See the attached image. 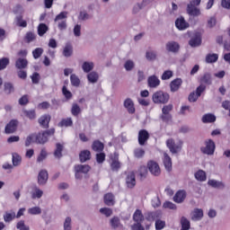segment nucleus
<instances>
[{
	"label": "nucleus",
	"mask_w": 230,
	"mask_h": 230,
	"mask_svg": "<svg viewBox=\"0 0 230 230\" xmlns=\"http://www.w3.org/2000/svg\"><path fill=\"white\" fill-rule=\"evenodd\" d=\"M49 136H55V128L35 134V143L38 145H46Z\"/></svg>",
	"instance_id": "1"
},
{
	"label": "nucleus",
	"mask_w": 230,
	"mask_h": 230,
	"mask_svg": "<svg viewBox=\"0 0 230 230\" xmlns=\"http://www.w3.org/2000/svg\"><path fill=\"white\" fill-rule=\"evenodd\" d=\"M152 100L154 103L164 105L167 102H170V94L163 91H157L153 93Z\"/></svg>",
	"instance_id": "2"
},
{
	"label": "nucleus",
	"mask_w": 230,
	"mask_h": 230,
	"mask_svg": "<svg viewBox=\"0 0 230 230\" xmlns=\"http://www.w3.org/2000/svg\"><path fill=\"white\" fill-rule=\"evenodd\" d=\"M201 0H191L187 5V13L190 17H199L200 15V9L197 8L200 4Z\"/></svg>",
	"instance_id": "3"
},
{
	"label": "nucleus",
	"mask_w": 230,
	"mask_h": 230,
	"mask_svg": "<svg viewBox=\"0 0 230 230\" xmlns=\"http://www.w3.org/2000/svg\"><path fill=\"white\" fill-rule=\"evenodd\" d=\"M166 146L172 154H179V152L182 150V142L179 141L178 143H175L173 138H169L166 140Z\"/></svg>",
	"instance_id": "4"
},
{
	"label": "nucleus",
	"mask_w": 230,
	"mask_h": 230,
	"mask_svg": "<svg viewBox=\"0 0 230 230\" xmlns=\"http://www.w3.org/2000/svg\"><path fill=\"white\" fill-rule=\"evenodd\" d=\"M216 148L217 146L215 145L213 139H208L205 141V146L200 147V152L206 155H213Z\"/></svg>",
	"instance_id": "5"
},
{
	"label": "nucleus",
	"mask_w": 230,
	"mask_h": 230,
	"mask_svg": "<svg viewBox=\"0 0 230 230\" xmlns=\"http://www.w3.org/2000/svg\"><path fill=\"white\" fill-rule=\"evenodd\" d=\"M147 169L151 175H155V177H159V175H161V167L159 166V164L154 160H149L147 162Z\"/></svg>",
	"instance_id": "6"
},
{
	"label": "nucleus",
	"mask_w": 230,
	"mask_h": 230,
	"mask_svg": "<svg viewBox=\"0 0 230 230\" xmlns=\"http://www.w3.org/2000/svg\"><path fill=\"white\" fill-rule=\"evenodd\" d=\"M111 159V169L112 172H119L121 168V163L119 162V155L118 153H114L113 155L110 157Z\"/></svg>",
	"instance_id": "7"
},
{
	"label": "nucleus",
	"mask_w": 230,
	"mask_h": 230,
	"mask_svg": "<svg viewBox=\"0 0 230 230\" xmlns=\"http://www.w3.org/2000/svg\"><path fill=\"white\" fill-rule=\"evenodd\" d=\"M17 127H19V121L17 119H12L6 124L4 132L5 134H13L17 132Z\"/></svg>",
	"instance_id": "8"
},
{
	"label": "nucleus",
	"mask_w": 230,
	"mask_h": 230,
	"mask_svg": "<svg viewBox=\"0 0 230 230\" xmlns=\"http://www.w3.org/2000/svg\"><path fill=\"white\" fill-rule=\"evenodd\" d=\"M150 139V134L146 129H140L138 132V144L143 146L146 144V141Z\"/></svg>",
	"instance_id": "9"
},
{
	"label": "nucleus",
	"mask_w": 230,
	"mask_h": 230,
	"mask_svg": "<svg viewBox=\"0 0 230 230\" xmlns=\"http://www.w3.org/2000/svg\"><path fill=\"white\" fill-rule=\"evenodd\" d=\"M49 121H51V115L49 114H44L38 119L41 128H49Z\"/></svg>",
	"instance_id": "10"
},
{
	"label": "nucleus",
	"mask_w": 230,
	"mask_h": 230,
	"mask_svg": "<svg viewBox=\"0 0 230 230\" xmlns=\"http://www.w3.org/2000/svg\"><path fill=\"white\" fill-rule=\"evenodd\" d=\"M161 217H163L161 211L147 212L146 215V220H147V222H156L161 218Z\"/></svg>",
	"instance_id": "11"
},
{
	"label": "nucleus",
	"mask_w": 230,
	"mask_h": 230,
	"mask_svg": "<svg viewBox=\"0 0 230 230\" xmlns=\"http://www.w3.org/2000/svg\"><path fill=\"white\" fill-rule=\"evenodd\" d=\"M126 184L128 188H134L136 186V173L134 172H130L128 173L126 177Z\"/></svg>",
	"instance_id": "12"
},
{
	"label": "nucleus",
	"mask_w": 230,
	"mask_h": 230,
	"mask_svg": "<svg viewBox=\"0 0 230 230\" xmlns=\"http://www.w3.org/2000/svg\"><path fill=\"white\" fill-rule=\"evenodd\" d=\"M148 87L151 89H155L161 85V80L156 75H151L147 79Z\"/></svg>",
	"instance_id": "13"
},
{
	"label": "nucleus",
	"mask_w": 230,
	"mask_h": 230,
	"mask_svg": "<svg viewBox=\"0 0 230 230\" xmlns=\"http://www.w3.org/2000/svg\"><path fill=\"white\" fill-rule=\"evenodd\" d=\"M124 107L127 109L128 114L136 113V107L134 106V101L132 99L128 98L124 101Z\"/></svg>",
	"instance_id": "14"
},
{
	"label": "nucleus",
	"mask_w": 230,
	"mask_h": 230,
	"mask_svg": "<svg viewBox=\"0 0 230 230\" xmlns=\"http://www.w3.org/2000/svg\"><path fill=\"white\" fill-rule=\"evenodd\" d=\"M200 44H202V37L200 36V34H196L189 41V46L190 48H199Z\"/></svg>",
	"instance_id": "15"
},
{
	"label": "nucleus",
	"mask_w": 230,
	"mask_h": 230,
	"mask_svg": "<svg viewBox=\"0 0 230 230\" xmlns=\"http://www.w3.org/2000/svg\"><path fill=\"white\" fill-rule=\"evenodd\" d=\"M181 85H182V79L176 78V79L172 80L170 83L171 93H177V91H179V89H181Z\"/></svg>",
	"instance_id": "16"
},
{
	"label": "nucleus",
	"mask_w": 230,
	"mask_h": 230,
	"mask_svg": "<svg viewBox=\"0 0 230 230\" xmlns=\"http://www.w3.org/2000/svg\"><path fill=\"white\" fill-rule=\"evenodd\" d=\"M175 26L178 30H187V28H190V23L183 17H180L175 21Z\"/></svg>",
	"instance_id": "17"
},
{
	"label": "nucleus",
	"mask_w": 230,
	"mask_h": 230,
	"mask_svg": "<svg viewBox=\"0 0 230 230\" xmlns=\"http://www.w3.org/2000/svg\"><path fill=\"white\" fill-rule=\"evenodd\" d=\"M185 199H186V190H178L173 197V200L177 204H181V202H184Z\"/></svg>",
	"instance_id": "18"
},
{
	"label": "nucleus",
	"mask_w": 230,
	"mask_h": 230,
	"mask_svg": "<svg viewBox=\"0 0 230 230\" xmlns=\"http://www.w3.org/2000/svg\"><path fill=\"white\" fill-rule=\"evenodd\" d=\"M213 83V79L211 78V74L205 73L200 78H199V84L201 85H211Z\"/></svg>",
	"instance_id": "19"
},
{
	"label": "nucleus",
	"mask_w": 230,
	"mask_h": 230,
	"mask_svg": "<svg viewBox=\"0 0 230 230\" xmlns=\"http://www.w3.org/2000/svg\"><path fill=\"white\" fill-rule=\"evenodd\" d=\"M92 149L93 152H103L105 145L100 140H94L92 144Z\"/></svg>",
	"instance_id": "20"
},
{
	"label": "nucleus",
	"mask_w": 230,
	"mask_h": 230,
	"mask_svg": "<svg viewBox=\"0 0 230 230\" xmlns=\"http://www.w3.org/2000/svg\"><path fill=\"white\" fill-rule=\"evenodd\" d=\"M48 182V171L41 170L38 175V184L44 185Z\"/></svg>",
	"instance_id": "21"
},
{
	"label": "nucleus",
	"mask_w": 230,
	"mask_h": 230,
	"mask_svg": "<svg viewBox=\"0 0 230 230\" xmlns=\"http://www.w3.org/2000/svg\"><path fill=\"white\" fill-rule=\"evenodd\" d=\"M80 163H87L91 161V151L85 149L80 152L79 154Z\"/></svg>",
	"instance_id": "22"
},
{
	"label": "nucleus",
	"mask_w": 230,
	"mask_h": 230,
	"mask_svg": "<svg viewBox=\"0 0 230 230\" xmlns=\"http://www.w3.org/2000/svg\"><path fill=\"white\" fill-rule=\"evenodd\" d=\"M133 220L136 224L143 223L145 220V216L141 209H137L133 214Z\"/></svg>",
	"instance_id": "23"
},
{
	"label": "nucleus",
	"mask_w": 230,
	"mask_h": 230,
	"mask_svg": "<svg viewBox=\"0 0 230 230\" xmlns=\"http://www.w3.org/2000/svg\"><path fill=\"white\" fill-rule=\"evenodd\" d=\"M203 217H204V211L202 210V208H195L193 210L191 220L199 221V220H202Z\"/></svg>",
	"instance_id": "24"
},
{
	"label": "nucleus",
	"mask_w": 230,
	"mask_h": 230,
	"mask_svg": "<svg viewBox=\"0 0 230 230\" xmlns=\"http://www.w3.org/2000/svg\"><path fill=\"white\" fill-rule=\"evenodd\" d=\"M181 46H179V43L175 41H169L166 44V49L167 51H171V53H177L179 51Z\"/></svg>",
	"instance_id": "25"
},
{
	"label": "nucleus",
	"mask_w": 230,
	"mask_h": 230,
	"mask_svg": "<svg viewBox=\"0 0 230 230\" xmlns=\"http://www.w3.org/2000/svg\"><path fill=\"white\" fill-rule=\"evenodd\" d=\"M16 69H26L28 67V59L20 58L15 61Z\"/></svg>",
	"instance_id": "26"
},
{
	"label": "nucleus",
	"mask_w": 230,
	"mask_h": 230,
	"mask_svg": "<svg viewBox=\"0 0 230 230\" xmlns=\"http://www.w3.org/2000/svg\"><path fill=\"white\" fill-rule=\"evenodd\" d=\"M15 212L13 210H11V211H6L4 214V221L6 223V224H10V222H13V220H15Z\"/></svg>",
	"instance_id": "27"
},
{
	"label": "nucleus",
	"mask_w": 230,
	"mask_h": 230,
	"mask_svg": "<svg viewBox=\"0 0 230 230\" xmlns=\"http://www.w3.org/2000/svg\"><path fill=\"white\" fill-rule=\"evenodd\" d=\"M62 152H64V145L57 143L56 149L54 150V157L56 159H62Z\"/></svg>",
	"instance_id": "28"
},
{
	"label": "nucleus",
	"mask_w": 230,
	"mask_h": 230,
	"mask_svg": "<svg viewBox=\"0 0 230 230\" xmlns=\"http://www.w3.org/2000/svg\"><path fill=\"white\" fill-rule=\"evenodd\" d=\"M205 61L207 64H215V62L218 61V54L216 53H208L205 58Z\"/></svg>",
	"instance_id": "29"
},
{
	"label": "nucleus",
	"mask_w": 230,
	"mask_h": 230,
	"mask_svg": "<svg viewBox=\"0 0 230 230\" xmlns=\"http://www.w3.org/2000/svg\"><path fill=\"white\" fill-rule=\"evenodd\" d=\"M164 164L167 172H172V157L167 153L164 154Z\"/></svg>",
	"instance_id": "30"
},
{
	"label": "nucleus",
	"mask_w": 230,
	"mask_h": 230,
	"mask_svg": "<svg viewBox=\"0 0 230 230\" xmlns=\"http://www.w3.org/2000/svg\"><path fill=\"white\" fill-rule=\"evenodd\" d=\"M65 85L62 87V94L65 96L66 100L69 101L71 98H73V93L71 91L67 90V84H69L68 81H65Z\"/></svg>",
	"instance_id": "31"
},
{
	"label": "nucleus",
	"mask_w": 230,
	"mask_h": 230,
	"mask_svg": "<svg viewBox=\"0 0 230 230\" xmlns=\"http://www.w3.org/2000/svg\"><path fill=\"white\" fill-rule=\"evenodd\" d=\"M104 204L106 206H114L115 201H114V194L112 193H107L104 195Z\"/></svg>",
	"instance_id": "32"
},
{
	"label": "nucleus",
	"mask_w": 230,
	"mask_h": 230,
	"mask_svg": "<svg viewBox=\"0 0 230 230\" xmlns=\"http://www.w3.org/2000/svg\"><path fill=\"white\" fill-rule=\"evenodd\" d=\"M180 224L181 226V230H190L191 229V223H190V220L186 218V217H181Z\"/></svg>",
	"instance_id": "33"
},
{
	"label": "nucleus",
	"mask_w": 230,
	"mask_h": 230,
	"mask_svg": "<svg viewBox=\"0 0 230 230\" xmlns=\"http://www.w3.org/2000/svg\"><path fill=\"white\" fill-rule=\"evenodd\" d=\"M148 175V167L142 165L138 168V176L140 181H145V178Z\"/></svg>",
	"instance_id": "34"
},
{
	"label": "nucleus",
	"mask_w": 230,
	"mask_h": 230,
	"mask_svg": "<svg viewBox=\"0 0 230 230\" xmlns=\"http://www.w3.org/2000/svg\"><path fill=\"white\" fill-rule=\"evenodd\" d=\"M75 172H80V173H89V172H91V167L87 164H78L75 166Z\"/></svg>",
	"instance_id": "35"
},
{
	"label": "nucleus",
	"mask_w": 230,
	"mask_h": 230,
	"mask_svg": "<svg viewBox=\"0 0 230 230\" xmlns=\"http://www.w3.org/2000/svg\"><path fill=\"white\" fill-rule=\"evenodd\" d=\"M84 73H91L94 69V63L84 61L82 65Z\"/></svg>",
	"instance_id": "36"
},
{
	"label": "nucleus",
	"mask_w": 230,
	"mask_h": 230,
	"mask_svg": "<svg viewBox=\"0 0 230 230\" xmlns=\"http://www.w3.org/2000/svg\"><path fill=\"white\" fill-rule=\"evenodd\" d=\"M49 30V28L48 27V25H46V23H40L38 26V35L40 37H44Z\"/></svg>",
	"instance_id": "37"
},
{
	"label": "nucleus",
	"mask_w": 230,
	"mask_h": 230,
	"mask_svg": "<svg viewBox=\"0 0 230 230\" xmlns=\"http://www.w3.org/2000/svg\"><path fill=\"white\" fill-rule=\"evenodd\" d=\"M215 121H217V117L211 113L205 114L202 117L203 123H215Z\"/></svg>",
	"instance_id": "38"
},
{
	"label": "nucleus",
	"mask_w": 230,
	"mask_h": 230,
	"mask_svg": "<svg viewBox=\"0 0 230 230\" xmlns=\"http://www.w3.org/2000/svg\"><path fill=\"white\" fill-rule=\"evenodd\" d=\"M15 91V87H13V84L12 83H4V92L5 94H12Z\"/></svg>",
	"instance_id": "39"
},
{
	"label": "nucleus",
	"mask_w": 230,
	"mask_h": 230,
	"mask_svg": "<svg viewBox=\"0 0 230 230\" xmlns=\"http://www.w3.org/2000/svg\"><path fill=\"white\" fill-rule=\"evenodd\" d=\"M58 127H73V119H62L61 121L58 124Z\"/></svg>",
	"instance_id": "40"
},
{
	"label": "nucleus",
	"mask_w": 230,
	"mask_h": 230,
	"mask_svg": "<svg viewBox=\"0 0 230 230\" xmlns=\"http://www.w3.org/2000/svg\"><path fill=\"white\" fill-rule=\"evenodd\" d=\"M98 78H100V76L96 72H91L87 75V79L90 84H96V82H98Z\"/></svg>",
	"instance_id": "41"
},
{
	"label": "nucleus",
	"mask_w": 230,
	"mask_h": 230,
	"mask_svg": "<svg viewBox=\"0 0 230 230\" xmlns=\"http://www.w3.org/2000/svg\"><path fill=\"white\" fill-rule=\"evenodd\" d=\"M195 179H197V181H199L200 182H204V181H206L207 176H206V172L202 171V170H199L197 172H195Z\"/></svg>",
	"instance_id": "42"
},
{
	"label": "nucleus",
	"mask_w": 230,
	"mask_h": 230,
	"mask_svg": "<svg viewBox=\"0 0 230 230\" xmlns=\"http://www.w3.org/2000/svg\"><path fill=\"white\" fill-rule=\"evenodd\" d=\"M133 154L136 159H142V157H145V149L137 147L134 149Z\"/></svg>",
	"instance_id": "43"
},
{
	"label": "nucleus",
	"mask_w": 230,
	"mask_h": 230,
	"mask_svg": "<svg viewBox=\"0 0 230 230\" xmlns=\"http://www.w3.org/2000/svg\"><path fill=\"white\" fill-rule=\"evenodd\" d=\"M23 114L29 119H35V118H37V112L35 111V110H24Z\"/></svg>",
	"instance_id": "44"
},
{
	"label": "nucleus",
	"mask_w": 230,
	"mask_h": 230,
	"mask_svg": "<svg viewBox=\"0 0 230 230\" xmlns=\"http://www.w3.org/2000/svg\"><path fill=\"white\" fill-rule=\"evenodd\" d=\"M16 26L20 28H26V26H28L26 20H22V15L16 16Z\"/></svg>",
	"instance_id": "45"
},
{
	"label": "nucleus",
	"mask_w": 230,
	"mask_h": 230,
	"mask_svg": "<svg viewBox=\"0 0 230 230\" xmlns=\"http://www.w3.org/2000/svg\"><path fill=\"white\" fill-rule=\"evenodd\" d=\"M64 57L69 58L73 55V46L71 44H66L63 50Z\"/></svg>",
	"instance_id": "46"
},
{
	"label": "nucleus",
	"mask_w": 230,
	"mask_h": 230,
	"mask_svg": "<svg viewBox=\"0 0 230 230\" xmlns=\"http://www.w3.org/2000/svg\"><path fill=\"white\" fill-rule=\"evenodd\" d=\"M37 39V34L32 31H29L25 34L24 40L27 41L29 44L30 42H33Z\"/></svg>",
	"instance_id": "47"
},
{
	"label": "nucleus",
	"mask_w": 230,
	"mask_h": 230,
	"mask_svg": "<svg viewBox=\"0 0 230 230\" xmlns=\"http://www.w3.org/2000/svg\"><path fill=\"white\" fill-rule=\"evenodd\" d=\"M36 141V137H35V133H31L30 134L26 139H25V146L28 147L30 146L31 144L35 143Z\"/></svg>",
	"instance_id": "48"
},
{
	"label": "nucleus",
	"mask_w": 230,
	"mask_h": 230,
	"mask_svg": "<svg viewBox=\"0 0 230 230\" xmlns=\"http://www.w3.org/2000/svg\"><path fill=\"white\" fill-rule=\"evenodd\" d=\"M155 227L156 230H163L166 227V221L161 220V218H158V220L155 223Z\"/></svg>",
	"instance_id": "49"
},
{
	"label": "nucleus",
	"mask_w": 230,
	"mask_h": 230,
	"mask_svg": "<svg viewBox=\"0 0 230 230\" xmlns=\"http://www.w3.org/2000/svg\"><path fill=\"white\" fill-rule=\"evenodd\" d=\"M105 157H106V155L105 153H102V151L96 154L95 159L98 164H103V163H105Z\"/></svg>",
	"instance_id": "50"
},
{
	"label": "nucleus",
	"mask_w": 230,
	"mask_h": 230,
	"mask_svg": "<svg viewBox=\"0 0 230 230\" xmlns=\"http://www.w3.org/2000/svg\"><path fill=\"white\" fill-rule=\"evenodd\" d=\"M46 157H48V151H46L45 147H43L37 157V163H42Z\"/></svg>",
	"instance_id": "51"
},
{
	"label": "nucleus",
	"mask_w": 230,
	"mask_h": 230,
	"mask_svg": "<svg viewBox=\"0 0 230 230\" xmlns=\"http://www.w3.org/2000/svg\"><path fill=\"white\" fill-rule=\"evenodd\" d=\"M22 162V157H21V155H19V154H17V153L13 154V166H19V164H21Z\"/></svg>",
	"instance_id": "52"
},
{
	"label": "nucleus",
	"mask_w": 230,
	"mask_h": 230,
	"mask_svg": "<svg viewBox=\"0 0 230 230\" xmlns=\"http://www.w3.org/2000/svg\"><path fill=\"white\" fill-rule=\"evenodd\" d=\"M70 82L74 87H79L80 86V78L76 76V75L72 74L70 75Z\"/></svg>",
	"instance_id": "53"
},
{
	"label": "nucleus",
	"mask_w": 230,
	"mask_h": 230,
	"mask_svg": "<svg viewBox=\"0 0 230 230\" xmlns=\"http://www.w3.org/2000/svg\"><path fill=\"white\" fill-rule=\"evenodd\" d=\"M208 185L212 186V188L223 189L225 187V185L222 183V181H217V180H209Z\"/></svg>",
	"instance_id": "54"
},
{
	"label": "nucleus",
	"mask_w": 230,
	"mask_h": 230,
	"mask_svg": "<svg viewBox=\"0 0 230 230\" xmlns=\"http://www.w3.org/2000/svg\"><path fill=\"white\" fill-rule=\"evenodd\" d=\"M120 220L119 217H114L111 219V226L113 229H118V227H119L120 226Z\"/></svg>",
	"instance_id": "55"
},
{
	"label": "nucleus",
	"mask_w": 230,
	"mask_h": 230,
	"mask_svg": "<svg viewBox=\"0 0 230 230\" xmlns=\"http://www.w3.org/2000/svg\"><path fill=\"white\" fill-rule=\"evenodd\" d=\"M9 64L10 59L8 58H2L0 59V71H3V69H6Z\"/></svg>",
	"instance_id": "56"
},
{
	"label": "nucleus",
	"mask_w": 230,
	"mask_h": 230,
	"mask_svg": "<svg viewBox=\"0 0 230 230\" xmlns=\"http://www.w3.org/2000/svg\"><path fill=\"white\" fill-rule=\"evenodd\" d=\"M42 53H44V49L42 48H37L32 51L33 58H40L42 57Z\"/></svg>",
	"instance_id": "57"
},
{
	"label": "nucleus",
	"mask_w": 230,
	"mask_h": 230,
	"mask_svg": "<svg viewBox=\"0 0 230 230\" xmlns=\"http://www.w3.org/2000/svg\"><path fill=\"white\" fill-rule=\"evenodd\" d=\"M82 112V110L80 109V106H78L76 103H74L72 105L71 113L72 116H78Z\"/></svg>",
	"instance_id": "58"
},
{
	"label": "nucleus",
	"mask_w": 230,
	"mask_h": 230,
	"mask_svg": "<svg viewBox=\"0 0 230 230\" xmlns=\"http://www.w3.org/2000/svg\"><path fill=\"white\" fill-rule=\"evenodd\" d=\"M31 80L32 82V84H39V82H40V74H39L38 72H34L31 75Z\"/></svg>",
	"instance_id": "59"
},
{
	"label": "nucleus",
	"mask_w": 230,
	"mask_h": 230,
	"mask_svg": "<svg viewBox=\"0 0 230 230\" xmlns=\"http://www.w3.org/2000/svg\"><path fill=\"white\" fill-rule=\"evenodd\" d=\"M42 213V209L39 207L31 208L28 209L29 215H40Z\"/></svg>",
	"instance_id": "60"
},
{
	"label": "nucleus",
	"mask_w": 230,
	"mask_h": 230,
	"mask_svg": "<svg viewBox=\"0 0 230 230\" xmlns=\"http://www.w3.org/2000/svg\"><path fill=\"white\" fill-rule=\"evenodd\" d=\"M173 76V72L172 70H166L163 73L161 78L162 80H170Z\"/></svg>",
	"instance_id": "61"
},
{
	"label": "nucleus",
	"mask_w": 230,
	"mask_h": 230,
	"mask_svg": "<svg viewBox=\"0 0 230 230\" xmlns=\"http://www.w3.org/2000/svg\"><path fill=\"white\" fill-rule=\"evenodd\" d=\"M16 228L19 230H30V226H26V224H24V220H20L16 224Z\"/></svg>",
	"instance_id": "62"
},
{
	"label": "nucleus",
	"mask_w": 230,
	"mask_h": 230,
	"mask_svg": "<svg viewBox=\"0 0 230 230\" xmlns=\"http://www.w3.org/2000/svg\"><path fill=\"white\" fill-rule=\"evenodd\" d=\"M134 61L128 59L125 62L124 64V67L126 69V71H132L133 67H134Z\"/></svg>",
	"instance_id": "63"
},
{
	"label": "nucleus",
	"mask_w": 230,
	"mask_h": 230,
	"mask_svg": "<svg viewBox=\"0 0 230 230\" xmlns=\"http://www.w3.org/2000/svg\"><path fill=\"white\" fill-rule=\"evenodd\" d=\"M71 217H67L64 222V230H71Z\"/></svg>",
	"instance_id": "64"
}]
</instances>
